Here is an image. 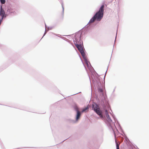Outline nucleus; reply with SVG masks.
Instances as JSON below:
<instances>
[{"label":"nucleus","instance_id":"obj_1","mask_svg":"<svg viewBox=\"0 0 149 149\" xmlns=\"http://www.w3.org/2000/svg\"><path fill=\"white\" fill-rule=\"evenodd\" d=\"M104 5L102 6L100 8L99 11L97 12L90 20L89 22L90 23L93 22L95 20L97 21H100L102 18L104 11Z\"/></svg>","mask_w":149,"mask_h":149},{"label":"nucleus","instance_id":"obj_2","mask_svg":"<svg viewBox=\"0 0 149 149\" xmlns=\"http://www.w3.org/2000/svg\"><path fill=\"white\" fill-rule=\"evenodd\" d=\"M92 109L94 110L96 113L98 115L100 118H103L102 111L100 109L99 106L96 104H93Z\"/></svg>","mask_w":149,"mask_h":149},{"label":"nucleus","instance_id":"obj_3","mask_svg":"<svg viewBox=\"0 0 149 149\" xmlns=\"http://www.w3.org/2000/svg\"><path fill=\"white\" fill-rule=\"evenodd\" d=\"M76 47L77 48L79 51L80 52L82 56L84 54V52L83 51V47L81 45H78V44H75Z\"/></svg>","mask_w":149,"mask_h":149},{"label":"nucleus","instance_id":"obj_4","mask_svg":"<svg viewBox=\"0 0 149 149\" xmlns=\"http://www.w3.org/2000/svg\"><path fill=\"white\" fill-rule=\"evenodd\" d=\"M0 15L1 17V20L3 19L4 17H6V15H5V12L4 10L2 8V6L1 7L0 11Z\"/></svg>","mask_w":149,"mask_h":149},{"label":"nucleus","instance_id":"obj_5","mask_svg":"<svg viewBox=\"0 0 149 149\" xmlns=\"http://www.w3.org/2000/svg\"><path fill=\"white\" fill-rule=\"evenodd\" d=\"M76 111L77 112V115L76 119V120H77L79 118V117L81 116V113L79 111L77 110V109H76Z\"/></svg>","mask_w":149,"mask_h":149},{"label":"nucleus","instance_id":"obj_6","mask_svg":"<svg viewBox=\"0 0 149 149\" xmlns=\"http://www.w3.org/2000/svg\"><path fill=\"white\" fill-rule=\"evenodd\" d=\"M89 109V107L87 106L86 107L82 109V111H81V113L86 112L88 111Z\"/></svg>","mask_w":149,"mask_h":149},{"label":"nucleus","instance_id":"obj_7","mask_svg":"<svg viewBox=\"0 0 149 149\" xmlns=\"http://www.w3.org/2000/svg\"><path fill=\"white\" fill-rule=\"evenodd\" d=\"M105 114H106V117L107 118L108 120L109 121L110 120H111L109 116V115L108 114V112L107 110H106V111H105Z\"/></svg>","mask_w":149,"mask_h":149},{"label":"nucleus","instance_id":"obj_8","mask_svg":"<svg viewBox=\"0 0 149 149\" xmlns=\"http://www.w3.org/2000/svg\"><path fill=\"white\" fill-rule=\"evenodd\" d=\"M116 149H119V144H118L117 142L116 141Z\"/></svg>","mask_w":149,"mask_h":149},{"label":"nucleus","instance_id":"obj_9","mask_svg":"<svg viewBox=\"0 0 149 149\" xmlns=\"http://www.w3.org/2000/svg\"><path fill=\"white\" fill-rule=\"evenodd\" d=\"M0 1L2 4H3L5 3V0H0Z\"/></svg>","mask_w":149,"mask_h":149},{"label":"nucleus","instance_id":"obj_10","mask_svg":"<svg viewBox=\"0 0 149 149\" xmlns=\"http://www.w3.org/2000/svg\"><path fill=\"white\" fill-rule=\"evenodd\" d=\"M85 62H86V65H87L88 66V62L87 60H86L85 61Z\"/></svg>","mask_w":149,"mask_h":149},{"label":"nucleus","instance_id":"obj_11","mask_svg":"<svg viewBox=\"0 0 149 149\" xmlns=\"http://www.w3.org/2000/svg\"><path fill=\"white\" fill-rule=\"evenodd\" d=\"M77 109V110H78V107L77 106H75V107H74V109H75V110L76 111V109Z\"/></svg>","mask_w":149,"mask_h":149},{"label":"nucleus","instance_id":"obj_12","mask_svg":"<svg viewBox=\"0 0 149 149\" xmlns=\"http://www.w3.org/2000/svg\"><path fill=\"white\" fill-rule=\"evenodd\" d=\"M57 36L56 35H54V36H53V37H55V36Z\"/></svg>","mask_w":149,"mask_h":149}]
</instances>
